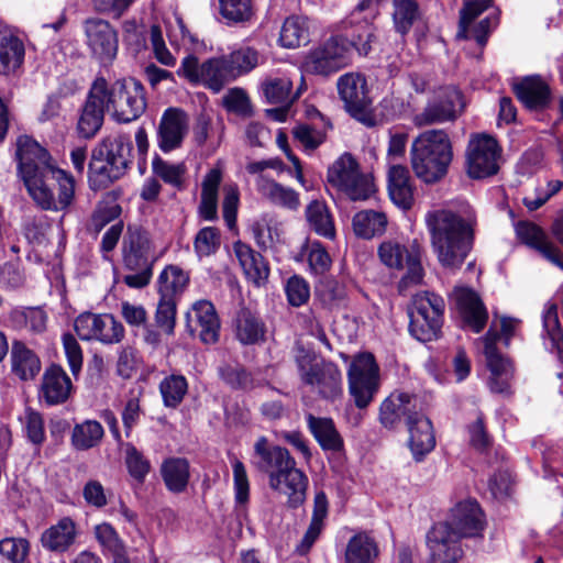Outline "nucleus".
<instances>
[{
  "label": "nucleus",
  "mask_w": 563,
  "mask_h": 563,
  "mask_svg": "<svg viewBox=\"0 0 563 563\" xmlns=\"http://www.w3.org/2000/svg\"><path fill=\"white\" fill-rule=\"evenodd\" d=\"M500 148L497 141L485 134L471 137L466 148V167L471 178L482 179L495 175Z\"/></svg>",
  "instance_id": "18"
},
{
  "label": "nucleus",
  "mask_w": 563,
  "mask_h": 563,
  "mask_svg": "<svg viewBox=\"0 0 563 563\" xmlns=\"http://www.w3.org/2000/svg\"><path fill=\"white\" fill-rule=\"evenodd\" d=\"M104 434L103 427L97 420H85L75 424L71 432V445L77 451H86L97 446Z\"/></svg>",
  "instance_id": "49"
},
{
  "label": "nucleus",
  "mask_w": 563,
  "mask_h": 563,
  "mask_svg": "<svg viewBox=\"0 0 563 563\" xmlns=\"http://www.w3.org/2000/svg\"><path fill=\"white\" fill-rule=\"evenodd\" d=\"M234 324L235 336L241 344L252 345L265 340V322L250 309L242 308L239 310Z\"/></svg>",
  "instance_id": "38"
},
{
  "label": "nucleus",
  "mask_w": 563,
  "mask_h": 563,
  "mask_svg": "<svg viewBox=\"0 0 563 563\" xmlns=\"http://www.w3.org/2000/svg\"><path fill=\"white\" fill-rule=\"evenodd\" d=\"M498 24L499 10L495 8L494 0H464L459 12L456 37L473 38L484 47Z\"/></svg>",
  "instance_id": "9"
},
{
  "label": "nucleus",
  "mask_w": 563,
  "mask_h": 563,
  "mask_svg": "<svg viewBox=\"0 0 563 563\" xmlns=\"http://www.w3.org/2000/svg\"><path fill=\"white\" fill-rule=\"evenodd\" d=\"M287 301L292 307L306 305L310 298L309 283L301 276L289 277L285 285Z\"/></svg>",
  "instance_id": "63"
},
{
  "label": "nucleus",
  "mask_w": 563,
  "mask_h": 563,
  "mask_svg": "<svg viewBox=\"0 0 563 563\" xmlns=\"http://www.w3.org/2000/svg\"><path fill=\"white\" fill-rule=\"evenodd\" d=\"M150 249L151 240L148 232L141 228H129L123 254L124 266L128 269H139L140 267L153 268L154 262L148 256Z\"/></svg>",
  "instance_id": "29"
},
{
  "label": "nucleus",
  "mask_w": 563,
  "mask_h": 563,
  "mask_svg": "<svg viewBox=\"0 0 563 563\" xmlns=\"http://www.w3.org/2000/svg\"><path fill=\"white\" fill-rule=\"evenodd\" d=\"M349 390L358 409L366 408L379 388V367L371 353L354 357L349 369Z\"/></svg>",
  "instance_id": "11"
},
{
  "label": "nucleus",
  "mask_w": 563,
  "mask_h": 563,
  "mask_svg": "<svg viewBox=\"0 0 563 563\" xmlns=\"http://www.w3.org/2000/svg\"><path fill=\"white\" fill-rule=\"evenodd\" d=\"M104 102L112 111L114 121L130 123L146 110V93L142 82L135 78L118 79L110 86L106 81Z\"/></svg>",
  "instance_id": "8"
},
{
  "label": "nucleus",
  "mask_w": 563,
  "mask_h": 563,
  "mask_svg": "<svg viewBox=\"0 0 563 563\" xmlns=\"http://www.w3.org/2000/svg\"><path fill=\"white\" fill-rule=\"evenodd\" d=\"M417 397L404 391L391 393L380 405L379 421L388 429L396 428L402 420L408 421L416 418L420 412L417 411Z\"/></svg>",
  "instance_id": "24"
},
{
  "label": "nucleus",
  "mask_w": 563,
  "mask_h": 563,
  "mask_svg": "<svg viewBox=\"0 0 563 563\" xmlns=\"http://www.w3.org/2000/svg\"><path fill=\"white\" fill-rule=\"evenodd\" d=\"M188 391V382L184 375L170 374L159 383L163 404L167 408H177Z\"/></svg>",
  "instance_id": "55"
},
{
  "label": "nucleus",
  "mask_w": 563,
  "mask_h": 563,
  "mask_svg": "<svg viewBox=\"0 0 563 563\" xmlns=\"http://www.w3.org/2000/svg\"><path fill=\"white\" fill-rule=\"evenodd\" d=\"M221 245V234L214 227H205L198 231L194 241V249L198 256H210Z\"/></svg>",
  "instance_id": "60"
},
{
  "label": "nucleus",
  "mask_w": 563,
  "mask_h": 563,
  "mask_svg": "<svg viewBox=\"0 0 563 563\" xmlns=\"http://www.w3.org/2000/svg\"><path fill=\"white\" fill-rule=\"evenodd\" d=\"M409 448L417 461H420L435 445L431 421L419 413L408 421Z\"/></svg>",
  "instance_id": "33"
},
{
  "label": "nucleus",
  "mask_w": 563,
  "mask_h": 563,
  "mask_svg": "<svg viewBox=\"0 0 563 563\" xmlns=\"http://www.w3.org/2000/svg\"><path fill=\"white\" fill-rule=\"evenodd\" d=\"M542 338L544 341H549L550 351L555 352L558 358L563 364V329L561 327L558 306L551 303L547 307L542 314Z\"/></svg>",
  "instance_id": "44"
},
{
  "label": "nucleus",
  "mask_w": 563,
  "mask_h": 563,
  "mask_svg": "<svg viewBox=\"0 0 563 563\" xmlns=\"http://www.w3.org/2000/svg\"><path fill=\"white\" fill-rule=\"evenodd\" d=\"M300 380L320 398L335 401L343 396V378L339 366L309 353L296 357Z\"/></svg>",
  "instance_id": "7"
},
{
  "label": "nucleus",
  "mask_w": 563,
  "mask_h": 563,
  "mask_svg": "<svg viewBox=\"0 0 563 563\" xmlns=\"http://www.w3.org/2000/svg\"><path fill=\"white\" fill-rule=\"evenodd\" d=\"M464 109L462 92L453 87L441 88L413 118L416 126L422 128L455 121Z\"/></svg>",
  "instance_id": "16"
},
{
  "label": "nucleus",
  "mask_w": 563,
  "mask_h": 563,
  "mask_svg": "<svg viewBox=\"0 0 563 563\" xmlns=\"http://www.w3.org/2000/svg\"><path fill=\"white\" fill-rule=\"evenodd\" d=\"M30 542L25 538H4L0 541V554L10 563H30Z\"/></svg>",
  "instance_id": "58"
},
{
  "label": "nucleus",
  "mask_w": 563,
  "mask_h": 563,
  "mask_svg": "<svg viewBox=\"0 0 563 563\" xmlns=\"http://www.w3.org/2000/svg\"><path fill=\"white\" fill-rule=\"evenodd\" d=\"M24 44L14 32L0 22V74L14 73L24 60Z\"/></svg>",
  "instance_id": "31"
},
{
  "label": "nucleus",
  "mask_w": 563,
  "mask_h": 563,
  "mask_svg": "<svg viewBox=\"0 0 563 563\" xmlns=\"http://www.w3.org/2000/svg\"><path fill=\"white\" fill-rule=\"evenodd\" d=\"M189 462L184 457H168L161 466V475L166 488L180 494L186 490L190 478Z\"/></svg>",
  "instance_id": "41"
},
{
  "label": "nucleus",
  "mask_w": 563,
  "mask_h": 563,
  "mask_svg": "<svg viewBox=\"0 0 563 563\" xmlns=\"http://www.w3.org/2000/svg\"><path fill=\"white\" fill-rule=\"evenodd\" d=\"M387 223L386 214L375 210H362L352 220L355 235L365 240L383 235Z\"/></svg>",
  "instance_id": "42"
},
{
  "label": "nucleus",
  "mask_w": 563,
  "mask_h": 563,
  "mask_svg": "<svg viewBox=\"0 0 563 563\" xmlns=\"http://www.w3.org/2000/svg\"><path fill=\"white\" fill-rule=\"evenodd\" d=\"M336 88L347 113L364 125L374 126L366 78L360 73H346L339 77Z\"/></svg>",
  "instance_id": "12"
},
{
  "label": "nucleus",
  "mask_w": 563,
  "mask_h": 563,
  "mask_svg": "<svg viewBox=\"0 0 563 563\" xmlns=\"http://www.w3.org/2000/svg\"><path fill=\"white\" fill-rule=\"evenodd\" d=\"M186 330L198 336L203 344H216L220 338V319L209 300L196 301L185 314Z\"/></svg>",
  "instance_id": "20"
},
{
  "label": "nucleus",
  "mask_w": 563,
  "mask_h": 563,
  "mask_svg": "<svg viewBox=\"0 0 563 563\" xmlns=\"http://www.w3.org/2000/svg\"><path fill=\"white\" fill-rule=\"evenodd\" d=\"M374 37L373 24L364 19L357 25L351 24V30L346 31V34L331 36L321 47L343 68L349 64L353 49L366 56L371 52Z\"/></svg>",
  "instance_id": "13"
},
{
  "label": "nucleus",
  "mask_w": 563,
  "mask_h": 563,
  "mask_svg": "<svg viewBox=\"0 0 563 563\" xmlns=\"http://www.w3.org/2000/svg\"><path fill=\"white\" fill-rule=\"evenodd\" d=\"M202 70L205 74L201 84L213 92H219L225 85L234 80L223 55L203 62Z\"/></svg>",
  "instance_id": "47"
},
{
  "label": "nucleus",
  "mask_w": 563,
  "mask_h": 563,
  "mask_svg": "<svg viewBox=\"0 0 563 563\" xmlns=\"http://www.w3.org/2000/svg\"><path fill=\"white\" fill-rule=\"evenodd\" d=\"M512 90L519 101L530 110H544L551 103V88L540 75L519 78L514 82Z\"/></svg>",
  "instance_id": "25"
},
{
  "label": "nucleus",
  "mask_w": 563,
  "mask_h": 563,
  "mask_svg": "<svg viewBox=\"0 0 563 563\" xmlns=\"http://www.w3.org/2000/svg\"><path fill=\"white\" fill-rule=\"evenodd\" d=\"M328 181L343 191L351 200H366L374 192V186L358 170V165L349 153L339 157L328 169Z\"/></svg>",
  "instance_id": "14"
},
{
  "label": "nucleus",
  "mask_w": 563,
  "mask_h": 563,
  "mask_svg": "<svg viewBox=\"0 0 563 563\" xmlns=\"http://www.w3.org/2000/svg\"><path fill=\"white\" fill-rule=\"evenodd\" d=\"M15 158L18 173L29 195L41 209L62 211L71 206L75 179L52 163L46 148L31 136L20 135L16 139Z\"/></svg>",
  "instance_id": "1"
},
{
  "label": "nucleus",
  "mask_w": 563,
  "mask_h": 563,
  "mask_svg": "<svg viewBox=\"0 0 563 563\" xmlns=\"http://www.w3.org/2000/svg\"><path fill=\"white\" fill-rule=\"evenodd\" d=\"M77 538V527L70 517H63L57 523L45 529L40 538L42 548L52 553L67 552Z\"/></svg>",
  "instance_id": "28"
},
{
  "label": "nucleus",
  "mask_w": 563,
  "mask_h": 563,
  "mask_svg": "<svg viewBox=\"0 0 563 563\" xmlns=\"http://www.w3.org/2000/svg\"><path fill=\"white\" fill-rule=\"evenodd\" d=\"M413 180L409 169L402 165H393L388 172V192L391 201L402 210H409L415 202Z\"/></svg>",
  "instance_id": "30"
},
{
  "label": "nucleus",
  "mask_w": 563,
  "mask_h": 563,
  "mask_svg": "<svg viewBox=\"0 0 563 563\" xmlns=\"http://www.w3.org/2000/svg\"><path fill=\"white\" fill-rule=\"evenodd\" d=\"M223 57L234 80L252 71L260 62L258 52L250 46H241Z\"/></svg>",
  "instance_id": "52"
},
{
  "label": "nucleus",
  "mask_w": 563,
  "mask_h": 563,
  "mask_svg": "<svg viewBox=\"0 0 563 563\" xmlns=\"http://www.w3.org/2000/svg\"><path fill=\"white\" fill-rule=\"evenodd\" d=\"M152 172L156 178L162 179L165 184L177 190L185 188L187 168L184 163L173 164L155 154L152 161Z\"/></svg>",
  "instance_id": "51"
},
{
  "label": "nucleus",
  "mask_w": 563,
  "mask_h": 563,
  "mask_svg": "<svg viewBox=\"0 0 563 563\" xmlns=\"http://www.w3.org/2000/svg\"><path fill=\"white\" fill-rule=\"evenodd\" d=\"M380 262L390 269L404 271L406 274L398 284L400 291L422 282L424 271L421 264L422 250L417 241L401 244L394 240L384 241L378 246Z\"/></svg>",
  "instance_id": "10"
},
{
  "label": "nucleus",
  "mask_w": 563,
  "mask_h": 563,
  "mask_svg": "<svg viewBox=\"0 0 563 563\" xmlns=\"http://www.w3.org/2000/svg\"><path fill=\"white\" fill-rule=\"evenodd\" d=\"M445 525L457 540L464 538H482L485 529V517L476 500L459 503L452 510L449 521L438 522Z\"/></svg>",
  "instance_id": "21"
},
{
  "label": "nucleus",
  "mask_w": 563,
  "mask_h": 563,
  "mask_svg": "<svg viewBox=\"0 0 563 563\" xmlns=\"http://www.w3.org/2000/svg\"><path fill=\"white\" fill-rule=\"evenodd\" d=\"M517 238L529 247L541 252L549 243L545 232L533 222L519 221L515 225Z\"/></svg>",
  "instance_id": "57"
},
{
  "label": "nucleus",
  "mask_w": 563,
  "mask_h": 563,
  "mask_svg": "<svg viewBox=\"0 0 563 563\" xmlns=\"http://www.w3.org/2000/svg\"><path fill=\"white\" fill-rule=\"evenodd\" d=\"M82 31L91 57L102 65L111 64L119 49L117 30L103 19L88 18L82 22Z\"/></svg>",
  "instance_id": "17"
},
{
  "label": "nucleus",
  "mask_w": 563,
  "mask_h": 563,
  "mask_svg": "<svg viewBox=\"0 0 563 563\" xmlns=\"http://www.w3.org/2000/svg\"><path fill=\"white\" fill-rule=\"evenodd\" d=\"M219 12L228 25H243L254 15L252 0H218Z\"/></svg>",
  "instance_id": "53"
},
{
  "label": "nucleus",
  "mask_w": 563,
  "mask_h": 563,
  "mask_svg": "<svg viewBox=\"0 0 563 563\" xmlns=\"http://www.w3.org/2000/svg\"><path fill=\"white\" fill-rule=\"evenodd\" d=\"M177 301L178 300L176 299L159 296V300L157 302L155 323L167 335H172L175 332Z\"/></svg>",
  "instance_id": "59"
},
{
  "label": "nucleus",
  "mask_w": 563,
  "mask_h": 563,
  "mask_svg": "<svg viewBox=\"0 0 563 563\" xmlns=\"http://www.w3.org/2000/svg\"><path fill=\"white\" fill-rule=\"evenodd\" d=\"M189 282V276L176 265L166 266L157 279L159 296L178 300Z\"/></svg>",
  "instance_id": "43"
},
{
  "label": "nucleus",
  "mask_w": 563,
  "mask_h": 563,
  "mask_svg": "<svg viewBox=\"0 0 563 563\" xmlns=\"http://www.w3.org/2000/svg\"><path fill=\"white\" fill-rule=\"evenodd\" d=\"M318 115L323 121L322 129L303 123L298 124L292 130L294 137L306 151H314L318 148L325 141L327 131L332 129V124L329 119H324L320 112H318Z\"/></svg>",
  "instance_id": "56"
},
{
  "label": "nucleus",
  "mask_w": 563,
  "mask_h": 563,
  "mask_svg": "<svg viewBox=\"0 0 563 563\" xmlns=\"http://www.w3.org/2000/svg\"><path fill=\"white\" fill-rule=\"evenodd\" d=\"M125 464L129 474L139 483H143L151 471L150 461L132 444L126 448Z\"/></svg>",
  "instance_id": "64"
},
{
  "label": "nucleus",
  "mask_w": 563,
  "mask_h": 563,
  "mask_svg": "<svg viewBox=\"0 0 563 563\" xmlns=\"http://www.w3.org/2000/svg\"><path fill=\"white\" fill-rule=\"evenodd\" d=\"M393 5L395 31L405 36L421 16L419 3L417 0H393Z\"/></svg>",
  "instance_id": "50"
},
{
  "label": "nucleus",
  "mask_w": 563,
  "mask_h": 563,
  "mask_svg": "<svg viewBox=\"0 0 563 563\" xmlns=\"http://www.w3.org/2000/svg\"><path fill=\"white\" fill-rule=\"evenodd\" d=\"M106 79L97 78L86 98L77 121V133L80 137L90 140L97 135L104 121Z\"/></svg>",
  "instance_id": "19"
},
{
  "label": "nucleus",
  "mask_w": 563,
  "mask_h": 563,
  "mask_svg": "<svg viewBox=\"0 0 563 563\" xmlns=\"http://www.w3.org/2000/svg\"><path fill=\"white\" fill-rule=\"evenodd\" d=\"M410 155L416 176L428 185L437 184L453 159L452 143L444 130H428L413 140Z\"/></svg>",
  "instance_id": "5"
},
{
  "label": "nucleus",
  "mask_w": 563,
  "mask_h": 563,
  "mask_svg": "<svg viewBox=\"0 0 563 563\" xmlns=\"http://www.w3.org/2000/svg\"><path fill=\"white\" fill-rule=\"evenodd\" d=\"M10 361L11 372L21 380L33 379L41 371L38 356L19 340L12 342Z\"/></svg>",
  "instance_id": "34"
},
{
  "label": "nucleus",
  "mask_w": 563,
  "mask_h": 563,
  "mask_svg": "<svg viewBox=\"0 0 563 563\" xmlns=\"http://www.w3.org/2000/svg\"><path fill=\"white\" fill-rule=\"evenodd\" d=\"M377 555V543L365 532L353 536L345 550L346 563H372Z\"/></svg>",
  "instance_id": "46"
},
{
  "label": "nucleus",
  "mask_w": 563,
  "mask_h": 563,
  "mask_svg": "<svg viewBox=\"0 0 563 563\" xmlns=\"http://www.w3.org/2000/svg\"><path fill=\"white\" fill-rule=\"evenodd\" d=\"M262 91L267 102L290 106L300 91L292 92V81L288 77H269L262 82Z\"/></svg>",
  "instance_id": "45"
},
{
  "label": "nucleus",
  "mask_w": 563,
  "mask_h": 563,
  "mask_svg": "<svg viewBox=\"0 0 563 563\" xmlns=\"http://www.w3.org/2000/svg\"><path fill=\"white\" fill-rule=\"evenodd\" d=\"M426 563H459L464 556L461 541L445 525H433L426 536Z\"/></svg>",
  "instance_id": "22"
},
{
  "label": "nucleus",
  "mask_w": 563,
  "mask_h": 563,
  "mask_svg": "<svg viewBox=\"0 0 563 563\" xmlns=\"http://www.w3.org/2000/svg\"><path fill=\"white\" fill-rule=\"evenodd\" d=\"M457 306L465 325L479 333L487 323L488 313L478 295L470 289L463 290L457 298Z\"/></svg>",
  "instance_id": "36"
},
{
  "label": "nucleus",
  "mask_w": 563,
  "mask_h": 563,
  "mask_svg": "<svg viewBox=\"0 0 563 563\" xmlns=\"http://www.w3.org/2000/svg\"><path fill=\"white\" fill-rule=\"evenodd\" d=\"M221 181V169L211 168L201 183L199 216L206 221H214L218 219V192Z\"/></svg>",
  "instance_id": "39"
},
{
  "label": "nucleus",
  "mask_w": 563,
  "mask_h": 563,
  "mask_svg": "<svg viewBox=\"0 0 563 563\" xmlns=\"http://www.w3.org/2000/svg\"><path fill=\"white\" fill-rule=\"evenodd\" d=\"M251 464L268 475L269 487L286 495L290 508H298L305 503L308 477L296 467V461L287 449L269 443L266 437H260L254 443Z\"/></svg>",
  "instance_id": "3"
},
{
  "label": "nucleus",
  "mask_w": 563,
  "mask_h": 563,
  "mask_svg": "<svg viewBox=\"0 0 563 563\" xmlns=\"http://www.w3.org/2000/svg\"><path fill=\"white\" fill-rule=\"evenodd\" d=\"M74 329L82 341H97L114 345L125 336L124 325L111 313H80L74 321Z\"/></svg>",
  "instance_id": "15"
},
{
  "label": "nucleus",
  "mask_w": 563,
  "mask_h": 563,
  "mask_svg": "<svg viewBox=\"0 0 563 563\" xmlns=\"http://www.w3.org/2000/svg\"><path fill=\"white\" fill-rule=\"evenodd\" d=\"M233 251L246 279L256 287L264 286L269 276V266L264 256L241 241L233 244Z\"/></svg>",
  "instance_id": "27"
},
{
  "label": "nucleus",
  "mask_w": 563,
  "mask_h": 563,
  "mask_svg": "<svg viewBox=\"0 0 563 563\" xmlns=\"http://www.w3.org/2000/svg\"><path fill=\"white\" fill-rule=\"evenodd\" d=\"M220 380L232 390L250 391L260 386L254 375L239 362H223L217 367Z\"/></svg>",
  "instance_id": "40"
},
{
  "label": "nucleus",
  "mask_w": 563,
  "mask_h": 563,
  "mask_svg": "<svg viewBox=\"0 0 563 563\" xmlns=\"http://www.w3.org/2000/svg\"><path fill=\"white\" fill-rule=\"evenodd\" d=\"M445 311L444 299L433 291L416 294L407 308L408 330L420 342H431L442 333Z\"/></svg>",
  "instance_id": "6"
},
{
  "label": "nucleus",
  "mask_w": 563,
  "mask_h": 563,
  "mask_svg": "<svg viewBox=\"0 0 563 563\" xmlns=\"http://www.w3.org/2000/svg\"><path fill=\"white\" fill-rule=\"evenodd\" d=\"M188 132V115L178 108L166 109L157 126V145L164 153L181 146Z\"/></svg>",
  "instance_id": "23"
},
{
  "label": "nucleus",
  "mask_w": 563,
  "mask_h": 563,
  "mask_svg": "<svg viewBox=\"0 0 563 563\" xmlns=\"http://www.w3.org/2000/svg\"><path fill=\"white\" fill-rule=\"evenodd\" d=\"M306 420L309 431L323 451L339 452L343 450L344 441L331 418L316 417L309 413Z\"/></svg>",
  "instance_id": "35"
},
{
  "label": "nucleus",
  "mask_w": 563,
  "mask_h": 563,
  "mask_svg": "<svg viewBox=\"0 0 563 563\" xmlns=\"http://www.w3.org/2000/svg\"><path fill=\"white\" fill-rule=\"evenodd\" d=\"M279 42L286 48H296L307 44L309 31L306 19L296 15L287 18L280 30Z\"/></svg>",
  "instance_id": "54"
},
{
  "label": "nucleus",
  "mask_w": 563,
  "mask_h": 563,
  "mask_svg": "<svg viewBox=\"0 0 563 563\" xmlns=\"http://www.w3.org/2000/svg\"><path fill=\"white\" fill-rule=\"evenodd\" d=\"M306 218L310 229L317 234L327 239L335 236L334 222L324 202L319 200L311 201L306 208Z\"/></svg>",
  "instance_id": "48"
},
{
  "label": "nucleus",
  "mask_w": 563,
  "mask_h": 563,
  "mask_svg": "<svg viewBox=\"0 0 563 563\" xmlns=\"http://www.w3.org/2000/svg\"><path fill=\"white\" fill-rule=\"evenodd\" d=\"M328 498L324 492H318L313 500V510L311 521L305 532L301 541L296 548V552L300 555L307 554L316 541L319 539L323 528L324 520L328 516Z\"/></svg>",
  "instance_id": "37"
},
{
  "label": "nucleus",
  "mask_w": 563,
  "mask_h": 563,
  "mask_svg": "<svg viewBox=\"0 0 563 563\" xmlns=\"http://www.w3.org/2000/svg\"><path fill=\"white\" fill-rule=\"evenodd\" d=\"M432 251L440 265L459 269L470 255L475 239V216L450 209L430 210L424 216Z\"/></svg>",
  "instance_id": "2"
},
{
  "label": "nucleus",
  "mask_w": 563,
  "mask_h": 563,
  "mask_svg": "<svg viewBox=\"0 0 563 563\" xmlns=\"http://www.w3.org/2000/svg\"><path fill=\"white\" fill-rule=\"evenodd\" d=\"M306 68L312 74L328 76L340 70L341 66L320 46L307 57Z\"/></svg>",
  "instance_id": "61"
},
{
  "label": "nucleus",
  "mask_w": 563,
  "mask_h": 563,
  "mask_svg": "<svg viewBox=\"0 0 563 563\" xmlns=\"http://www.w3.org/2000/svg\"><path fill=\"white\" fill-rule=\"evenodd\" d=\"M73 383L60 365H49L42 377L38 397L47 406H56L68 400Z\"/></svg>",
  "instance_id": "26"
},
{
  "label": "nucleus",
  "mask_w": 563,
  "mask_h": 563,
  "mask_svg": "<svg viewBox=\"0 0 563 563\" xmlns=\"http://www.w3.org/2000/svg\"><path fill=\"white\" fill-rule=\"evenodd\" d=\"M132 141L128 134L102 137L92 148L88 164L89 186L104 189L122 178L132 164Z\"/></svg>",
  "instance_id": "4"
},
{
  "label": "nucleus",
  "mask_w": 563,
  "mask_h": 563,
  "mask_svg": "<svg viewBox=\"0 0 563 563\" xmlns=\"http://www.w3.org/2000/svg\"><path fill=\"white\" fill-rule=\"evenodd\" d=\"M95 537L104 552L111 555L125 550L123 540L112 525L102 522L95 527Z\"/></svg>",
  "instance_id": "62"
},
{
  "label": "nucleus",
  "mask_w": 563,
  "mask_h": 563,
  "mask_svg": "<svg viewBox=\"0 0 563 563\" xmlns=\"http://www.w3.org/2000/svg\"><path fill=\"white\" fill-rule=\"evenodd\" d=\"M255 187L264 199L277 207L297 210L300 206L299 195L295 189L286 187L267 176L255 179Z\"/></svg>",
  "instance_id": "32"
}]
</instances>
